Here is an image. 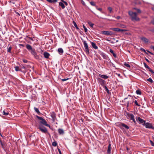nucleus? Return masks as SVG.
<instances>
[{
    "instance_id": "f257e3e1",
    "label": "nucleus",
    "mask_w": 154,
    "mask_h": 154,
    "mask_svg": "<svg viewBox=\"0 0 154 154\" xmlns=\"http://www.w3.org/2000/svg\"><path fill=\"white\" fill-rule=\"evenodd\" d=\"M128 14L131 17V20L132 21H139L140 19L137 17V14L136 12H133L130 11L128 12Z\"/></svg>"
},
{
    "instance_id": "f03ea898",
    "label": "nucleus",
    "mask_w": 154,
    "mask_h": 154,
    "mask_svg": "<svg viewBox=\"0 0 154 154\" xmlns=\"http://www.w3.org/2000/svg\"><path fill=\"white\" fill-rule=\"evenodd\" d=\"M125 115L128 119L130 120H132L135 124H136V122L134 119V116L132 114L126 112L125 113Z\"/></svg>"
},
{
    "instance_id": "7ed1b4c3",
    "label": "nucleus",
    "mask_w": 154,
    "mask_h": 154,
    "mask_svg": "<svg viewBox=\"0 0 154 154\" xmlns=\"http://www.w3.org/2000/svg\"><path fill=\"white\" fill-rule=\"evenodd\" d=\"M36 116L38 119L41 120V121L39 123L40 125H41V124H42L45 126L48 127L50 128L51 127L50 125L48 124H47V122L43 118L39 116Z\"/></svg>"
},
{
    "instance_id": "20e7f679",
    "label": "nucleus",
    "mask_w": 154,
    "mask_h": 154,
    "mask_svg": "<svg viewBox=\"0 0 154 154\" xmlns=\"http://www.w3.org/2000/svg\"><path fill=\"white\" fill-rule=\"evenodd\" d=\"M82 42L85 48V49H84V51L87 54H89L90 52L88 45L86 41H82Z\"/></svg>"
},
{
    "instance_id": "39448f33",
    "label": "nucleus",
    "mask_w": 154,
    "mask_h": 154,
    "mask_svg": "<svg viewBox=\"0 0 154 154\" xmlns=\"http://www.w3.org/2000/svg\"><path fill=\"white\" fill-rule=\"evenodd\" d=\"M97 81L98 84L104 87L106 85L105 81L99 78H97Z\"/></svg>"
},
{
    "instance_id": "423d86ee",
    "label": "nucleus",
    "mask_w": 154,
    "mask_h": 154,
    "mask_svg": "<svg viewBox=\"0 0 154 154\" xmlns=\"http://www.w3.org/2000/svg\"><path fill=\"white\" fill-rule=\"evenodd\" d=\"M117 125L122 129H123V127H124L127 129H128L129 128V127L128 126L122 122H119L117 123Z\"/></svg>"
},
{
    "instance_id": "0eeeda50",
    "label": "nucleus",
    "mask_w": 154,
    "mask_h": 154,
    "mask_svg": "<svg viewBox=\"0 0 154 154\" xmlns=\"http://www.w3.org/2000/svg\"><path fill=\"white\" fill-rule=\"evenodd\" d=\"M38 128L43 133H46L48 132L47 128L41 125H39Z\"/></svg>"
},
{
    "instance_id": "6e6552de",
    "label": "nucleus",
    "mask_w": 154,
    "mask_h": 154,
    "mask_svg": "<svg viewBox=\"0 0 154 154\" xmlns=\"http://www.w3.org/2000/svg\"><path fill=\"white\" fill-rule=\"evenodd\" d=\"M101 33L103 34L106 35H112L114 34V33L111 31H101Z\"/></svg>"
},
{
    "instance_id": "1a4fd4ad",
    "label": "nucleus",
    "mask_w": 154,
    "mask_h": 154,
    "mask_svg": "<svg viewBox=\"0 0 154 154\" xmlns=\"http://www.w3.org/2000/svg\"><path fill=\"white\" fill-rule=\"evenodd\" d=\"M144 126H145V127L146 128L152 129H154V127H153L152 126V124L150 123H149V122L146 123L145 124Z\"/></svg>"
},
{
    "instance_id": "9d476101",
    "label": "nucleus",
    "mask_w": 154,
    "mask_h": 154,
    "mask_svg": "<svg viewBox=\"0 0 154 154\" xmlns=\"http://www.w3.org/2000/svg\"><path fill=\"white\" fill-rule=\"evenodd\" d=\"M111 30H113L114 31L117 32H122L123 31H127L126 29H121L119 28H111Z\"/></svg>"
},
{
    "instance_id": "9b49d317",
    "label": "nucleus",
    "mask_w": 154,
    "mask_h": 154,
    "mask_svg": "<svg viewBox=\"0 0 154 154\" xmlns=\"http://www.w3.org/2000/svg\"><path fill=\"white\" fill-rule=\"evenodd\" d=\"M51 116L52 118V119L53 121L54 122L56 120L57 118L56 117V114L55 112H52L51 113Z\"/></svg>"
},
{
    "instance_id": "f8f14e48",
    "label": "nucleus",
    "mask_w": 154,
    "mask_h": 154,
    "mask_svg": "<svg viewBox=\"0 0 154 154\" xmlns=\"http://www.w3.org/2000/svg\"><path fill=\"white\" fill-rule=\"evenodd\" d=\"M31 54L34 56L36 58H38V56L37 55L35 51L34 50H32L30 51Z\"/></svg>"
},
{
    "instance_id": "ddd939ff",
    "label": "nucleus",
    "mask_w": 154,
    "mask_h": 154,
    "mask_svg": "<svg viewBox=\"0 0 154 154\" xmlns=\"http://www.w3.org/2000/svg\"><path fill=\"white\" fill-rule=\"evenodd\" d=\"M137 120L140 123L142 124L144 126L146 123L145 121L143 119H141L140 117L138 118Z\"/></svg>"
},
{
    "instance_id": "4468645a",
    "label": "nucleus",
    "mask_w": 154,
    "mask_h": 154,
    "mask_svg": "<svg viewBox=\"0 0 154 154\" xmlns=\"http://www.w3.org/2000/svg\"><path fill=\"white\" fill-rule=\"evenodd\" d=\"M26 47L27 49L29 51H30L33 50L32 47L31 45L29 44H27L26 45Z\"/></svg>"
},
{
    "instance_id": "2eb2a0df",
    "label": "nucleus",
    "mask_w": 154,
    "mask_h": 154,
    "mask_svg": "<svg viewBox=\"0 0 154 154\" xmlns=\"http://www.w3.org/2000/svg\"><path fill=\"white\" fill-rule=\"evenodd\" d=\"M99 77L104 79H108L109 77L108 76L105 75H101L100 74H99Z\"/></svg>"
},
{
    "instance_id": "dca6fc26",
    "label": "nucleus",
    "mask_w": 154,
    "mask_h": 154,
    "mask_svg": "<svg viewBox=\"0 0 154 154\" xmlns=\"http://www.w3.org/2000/svg\"><path fill=\"white\" fill-rule=\"evenodd\" d=\"M111 145L110 144H109L108 146L107 150V154H110L111 153Z\"/></svg>"
},
{
    "instance_id": "f3484780",
    "label": "nucleus",
    "mask_w": 154,
    "mask_h": 154,
    "mask_svg": "<svg viewBox=\"0 0 154 154\" xmlns=\"http://www.w3.org/2000/svg\"><path fill=\"white\" fill-rule=\"evenodd\" d=\"M44 57L46 59H48L50 56V54L49 53L47 52H45L44 53Z\"/></svg>"
},
{
    "instance_id": "a211bd4d",
    "label": "nucleus",
    "mask_w": 154,
    "mask_h": 154,
    "mask_svg": "<svg viewBox=\"0 0 154 154\" xmlns=\"http://www.w3.org/2000/svg\"><path fill=\"white\" fill-rule=\"evenodd\" d=\"M91 43L93 48L95 49H98V47L96 45V44L92 42H91Z\"/></svg>"
},
{
    "instance_id": "6ab92c4d",
    "label": "nucleus",
    "mask_w": 154,
    "mask_h": 154,
    "mask_svg": "<svg viewBox=\"0 0 154 154\" xmlns=\"http://www.w3.org/2000/svg\"><path fill=\"white\" fill-rule=\"evenodd\" d=\"M141 39L143 41V42H144L145 43H148L149 42V40L146 38L145 37H143L141 38Z\"/></svg>"
},
{
    "instance_id": "aec40b11",
    "label": "nucleus",
    "mask_w": 154,
    "mask_h": 154,
    "mask_svg": "<svg viewBox=\"0 0 154 154\" xmlns=\"http://www.w3.org/2000/svg\"><path fill=\"white\" fill-rule=\"evenodd\" d=\"M100 54L102 57H103L104 59H107V57L105 53L101 52L100 53Z\"/></svg>"
},
{
    "instance_id": "412c9836",
    "label": "nucleus",
    "mask_w": 154,
    "mask_h": 154,
    "mask_svg": "<svg viewBox=\"0 0 154 154\" xmlns=\"http://www.w3.org/2000/svg\"><path fill=\"white\" fill-rule=\"evenodd\" d=\"M58 51L60 55H62L63 53V51L61 48H59L58 49Z\"/></svg>"
},
{
    "instance_id": "4be33fe9",
    "label": "nucleus",
    "mask_w": 154,
    "mask_h": 154,
    "mask_svg": "<svg viewBox=\"0 0 154 154\" xmlns=\"http://www.w3.org/2000/svg\"><path fill=\"white\" fill-rule=\"evenodd\" d=\"M58 132L59 134L60 135L63 134H64V131L62 129L59 128L58 129Z\"/></svg>"
},
{
    "instance_id": "5701e85b",
    "label": "nucleus",
    "mask_w": 154,
    "mask_h": 154,
    "mask_svg": "<svg viewBox=\"0 0 154 154\" xmlns=\"http://www.w3.org/2000/svg\"><path fill=\"white\" fill-rule=\"evenodd\" d=\"M109 51L110 53H111L113 55L114 57H115V58L116 57H117L116 55V54L113 51L112 49H110L109 50Z\"/></svg>"
},
{
    "instance_id": "b1692460",
    "label": "nucleus",
    "mask_w": 154,
    "mask_h": 154,
    "mask_svg": "<svg viewBox=\"0 0 154 154\" xmlns=\"http://www.w3.org/2000/svg\"><path fill=\"white\" fill-rule=\"evenodd\" d=\"M59 5L61 6L62 9H64L65 8V5L62 2H60L59 3Z\"/></svg>"
},
{
    "instance_id": "393cba45",
    "label": "nucleus",
    "mask_w": 154,
    "mask_h": 154,
    "mask_svg": "<svg viewBox=\"0 0 154 154\" xmlns=\"http://www.w3.org/2000/svg\"><path fill=\"white\" fill-rule=\"evenodd\" d=\"M73 23L74 26H75V27L76 28V29L78 30H79V27H78L77 26V25L76 23L75 22V21H73Z\"/></svg>"
},
{
    "instance_id": "a878e982",
    "label": "nucleus",
    "mask_w": 154,
    "mask_h": 154,
    "mask_svg": "<svg viewBox=\"0 0 154 154\" xmlns=\"http://www.w3.org/2000/svg\"><path fill=\"white\" fill-rule=\"evenodd\" d=\"M144 65V66L145 68L148 69H149V71H150V70L152 69H151L146 64V63L145 62L143 63Z\"/></svg>"
},
{
    "instance_id": "bb28decb",
    "label": "nucleus",
    "mask_w": 154,
    "mask_h": 154,
    "mask_svg": "<svg viewBox=\"0 0 154 154\" xmlns=\"http://www.w3.org/2000/svg\"><path fill=\"white\" fill-rule=\"evenodd\" d=\"M34 109L35 111V112H36L38 114H39L40 113V112H39V109L38 108H37L35 107H34Z\"/></svg>"
},
{
    "instance_id": "cd10ccee",
    "label": "nucleus",
    "mask_w": 154,
    "mask_h": 154,
    "mask_svg": "<svg viewBox=\"0 0 154 154\" xmlns=\"http://www.w3.org/2000/svg\"><path fill=\"white\" fill-rule=\"evenodd\" d=\"M0 143H1V144L2 146V148L3 149H4V145H5V143L4 142H3L1 140H0Z\"/></svg>"
},
{
    "instance_id": "c85d7f7f",
    "label": "nucleus",
    "mask_w": 154,
    "mask_h": 154,
    "mask_svg": "<svg viewBox=\"0 0 154 154\" xmlns=\"http://www.w3.org/2000/svg\"><path fill=\"white\" fill-rule=\"evenodd\" d=\"M103 87L104 88L105 90H106L107 93L108 94H109L110 92L109 91V90L108 89L107 87L106 86V85L105 86H104Z\"/></svg>"
},
{
    "instance_id": "c756f323",
    "label": "nucleus",
    "mask_w": 154,
    "mask_h": 154,
    "mask_svg": "<svg viewBox=\"0 0 154 154\" xmlns=\"http://www.w3.org/2000/svg\"><path fill=\"white\" fill-rule=\"evenodd\" d=\"M136 93L137 94L140 95L141 94V92L139 89H138L136 91Z\"/></svg>"
},
{
    "instance_id": "7c9ffc66",
    "label": "nucleus",
    "mask_w": 154,
    "mask_h": 154,
    "mask_svg": "<svg viewBox=\"0 0 154 154\" xmlns=\"http://www.w3.org/2000/svg\"><path fill=\"white\" fill-rule=\"evenodd\" d=\"M9 113L7 111L5 112V110H4L3 112V114L5 116H7L8 115Z\"/></svg>"
},
{
    "instance_id": "2f4dec72",
    "label": "nucleus",
    "mask_w": 154,
    "mask_h": 154,
    "mask_svg": "<svg viewBox=\"0 0 154 154\" xmlns=\"http://www.w3.org/2000/svg\"><path fill=\"white\" fill-rule=\"evenodd\" d=\"M96 8L98 11H100L102 13H103L102 11V9L101 8H98L97 6H96Z\"/></svg>"
},
{
    "instance_id": "473e14b6",
    "label": "nucleus",
    "mask_w": 154,
    "mask_h": 154,
    "mask_svg": "<svg viewBox=\"0 0 154 154\" xmlns=\"http://www.w3.org/2000/svg\"><path fill=\"white\" fill-rule=\"evenodd\" d=\"M15 70L16 71H20V70L19 69V67L18 66H16L15 67Z\"/></svg>"
},
{
    "instance_id": "72a5a7b5",
    "label": "nucleus",
    "mask_w": 154,
    "mask_h": 154,
    "mask_svg": "<svg viewBox=\"0 0 154 154\" xmlns=\"http://www.w3.org/2000/svg\"><path fill=\"white\" fill-rule=\"evenodd\" d=\"M90 4L93 6H94L95 7H96V6H97L96 5L94 2H90Z\"/></svg>"
},
{
    "instance_id": "f704fd0d",
    "label": "nucleus",
    "mask_w": 154,
    "mask_h": 154,
    "mask_svg": "<svg viewBox=\"0 0 154 154\" xmlns=\"http://www.w3.org/2000/svg\"><path fill=\"white\" fill-rule=\"evenodd\" d=\"M134 102L135 103L136 105L138 106H140V105L138 104L137 101L136 100H135L134 101Z\"/></svg>"
},
{
    "instance_id": "c9c22d12",
    "label": "nucleus",
    "mask_w": 154,
    "mask_h": 154,
    "mask_svg": "<svg viewBox=\"0 0 154 154\" xmlns=\"http://www.w3.org/2000/svg\"><path fill=\"white\" fill-rule=\"evenodd\" d=\"M88 23L89 25L92 27H93V26L94 25V24L92 23L91 22L88 21Z\"/></svg>"
},
{
    "instance_id": "e433bc0d",
    "label": "nucleus",
    "mask_w": 154,
    "mask_h": 154,
    "mask_svg": "<svg viewBox=\"0 0 154 154\" xmlns=\"http://www.w3.org/2000/svg\"><path fill=\"white\" fill-rule=\"evenodd\" d=\"M52 145L54 146H57V143L56 141H54L52 143Z\"/></svg>"
},
{
    "instance_id": "4c0bfd02",
    "label": "nucleus",
    "mask_w": 154,
    "mask_h": 154,
    "mask_svg": "<svg viewBox=\"0 0 154 154\" xmlns=\"http://www.w3.org/2000/svg\"><path fill=\"white\" fill-rule=\"evenodd\" d=\"M147 81L152 83L153 82L152 79L151 78L147 79Z\"/></svg>"
},
{
    "instance_id": "58836bf2",
    "label": "nucleus",
    "mask_w": 154,
    "mask_h": 154,
    "mask_svg": "<svg viewBox=\"0 0 154 154\" xmlns=\"http://www.w3.org/2000/svg\"><path fill=\"white\" fill-rule=\"evenodd\" d=\"M11 47H10L8 49H7V51L8 52L11 53Z\"/></svg>"
},
{
    "instance_id": "ea45409f",
    "label": "nucleus",
    "mask_w": 154,
    "mask_h": 154,
    "mask_svg": "<svg viewBox=\"0 0 154 154\" xmlns=\"http://www.w3.org/2000/svg\"><path fill=\"white\" fill-rule=\"evenodd\" d=\"M83 27L84 29L85 32H86L88 31V30H87V29L85 27V26L84 25H83Z\"/></svg>"
},
{
    "instance_id": "a19ab883",
    "label": "nucleus",
    "mask_w": 154,
    "mask_h": 154,
    "mask_svg": "<svg viewBox=\"0 0 154 154\" xmlns=\"http://www.w3.org/2000/svg\"><path fill=\"white\" fill-rule=\"evenodd\" d=\"M108 10L109 11L110 13H111L112 11V8L111 7H109L108 8Z\"/></svg>"
},
{
    "instance_id": "79ce46f5",
    "label": "nucleus",
    "mask_w": 154,
    "mask_h": 154,
    "mask_svg": "<svg viewBox=\"0 0 154 154\" xmlns=\"http://www.w3.org/2000/svg\"><path fill=\"white\" fill-rule=\"evenodd\" d=\"M23 61V63H26L28 62V61L27 60L25 59H22Z\"/></svg>"
},
{
    "instance_id": "37998d69",
    "label": "nucleus",
    "mask_w": 154,
    "mask_h": 154,
    "mask_svg": "<svg viewBox=\"0 0 154 154\" xmlns=\"http://www.w3.org/2000/svg\"><path fill=\"white\" fill-rule=\"evenodd\" d=\"M124 65L125 66H126L128 67H130V65H129L128 64V63H125L124 64Z\"/></svg>"
},
{
    "instance_id": "c03bdc74",
    "label": "nucleus",
    "mask_w": 154,
    "mask_h": 154,
    "mask_svg": "<svg viewBox=\"0 0 154 154\" xmlns=\"http://www.w3.org/2000/svg\"><path fill=\"white\" fill-rule=\"evenodd\" d=\"M149 141H150V143L151 145L152 146H154V143L152 142V141L151 140H149Z\"/></svg>"
},
{
    "instance_id": "a18cd8bd",
    "label": "nucleus",
    "mask_w": 154,
    "mask_h": 154,
    "mask_svg": "<svg viewBox=\"0 0 154 154\" xmlns=\"http://www.w3.org/2000/svg\"><path fill=\"white\" fill-rule=\"evenodd\" d=\"M58 0H51V3H56Z\"/></svg>"
},
{
    "instance_id": "49530a36",
    "label": "nucleus",
    "mask_w": 154,
    "mask_h": 154,
    "mask_svg": "<svg viewBox=\"0 0 154 154\" xmlns=\"http://www.w3.org/2000/svg\"><path fill=\"white\" fill-rule=\"evenodd\" d=\"M140 50H141L142 51H143L145 53H146V51L144 49H143V48H140Z\"/></svg>"
},
{
    "instance_id": "de8ad7c7",
    "label": "nucleus",
    "mask_w": 154,
    "mask_h": 154,
    "mask_svg": "<svg viewBox=\"0 0 154 154\" xmlns=\"http://www.w3.org/2000/svg\"><path fill=\"white\" fill-rule=\"evenodd\" d=\"M69 79V78H67V79H61V80L63 81V82H64V81H66V80H67Z\"/></svg>"
},
{
    "instance_id": "09e8293b",
    "label": "nucleus",
    "mask_w": 154,
    "mask_h": 154,
    "mask_svg": "<svg viewBox=\"0 0 154 154\" xmlns=\"http://www.w3.org/2000/svg\"><path fill=\"white\" fill-rule=\"evenodd\" d=\"M137 12L139 13H140L141 12V11L139 9H137Z\"/></svg>"
},
{
    "instance_id": "8fccbe9b",
    "label": "nucleus",
    "mask_w": 154,
    "mask_h": 154,
    "mask_svg": "<svg viewBox=\"0 0 154 154\" xmlns=\"http://www.w3.org/2000/svg\"><path fill=\"white\" fill-rule=\"evenodd\" d=\"M62 2H63L66 6L68 5V4L66 2H65L64 1H62Z\"/></svg>"
},
{
    "instance_id": "3c124183",
    "label": "nucleus",
    "mask_w": 154,
    "mask_h": 154,
    "mask_svg": "<svg viewBox=\"0 0 154 154\" xmlns=\"http://www.w3.org/2000/svg\"><path fill=\"white\" fill-rule=\"evenodd\" d=\"M58 152L60 154H62L61 152L60 151V150L59 149H58Z\"/></svg>"
},
{
    "instance_id": "603ef678",
    "label": "nucleus",
    "mask_w": 154,
    "mask_h": 154,
    "mask_svg": "<svg viewBox=\"0 0 154 154\" xmlns=\"http://www.w3.org/2000/svg\"><path fill=\"white\" fill-rule=\"evenodd\" d=\"M150 72L152 73L154 75V72L152 69L150 70Z\"/></svg>"
},
{
    "instance_id": "864d4df0",
    "label": "nucleus",
    "mask_w": 154,
    "mask_h": 154,
    "mask_svg": "<svg viewBox=\"0 0 154 154\" xmlns=\"http://www.w3.org/2000/svg\"><path fill=\"white\" fill-rule=\"evenodd\" d=\"M147 51L148 52H149L150 54H151V55H154V54L153 53H152L151 52H150L149 51Z\"/></svg>"
},
{
    "instance_id": "5fc2aeb1",
    "label": "nucleus",
    "mask_w": 154,
    "mask_h": 154,
    "mask_svg": "<svg viewBox=\"0 0 154 154\" xmlns=\"http://www.w3.org/2000/svg\"><path fill=\"white\" fill-rule=\"evenodd\" d=\"M15 13L17 14L19 16H20V14L19 13H18V12H17V11H15Z\"/></svg>"
},
{
    "instance_id": "6e6d98bb",
    "label": "nucleus",
    "mask_w": 154,
    "mask_h": 154,
    "mask_svg": "<svg viewBox=\"0 0 154 154\" xmlns=\"http://www.w3.org/2000/svg\"><path fill=\"white\" fill-rule=\"evenodd\" d=\"M150 48L151 49H153L154 51V45L153 46H151L150 47Z\"/></svg>"
},
{
    "instance_id": "4d7b16f0",
    "label": "nucleus",
    "mask_w": 154,
    "mask_h": 154,
    "mask_svg": "<svg viewBox=\"0 0 154 154\" xmlns=\"http://www.w3.org/2000/svg\"><path fill=\"white\" fill-rule=\"evenodd\" d=\"M19 45L20 46H22L23 47H24V45H23V44H19Z\"/></svg>"
},
{
    "instance_id": "13d9d810",
    "label": "nucleus",
    "mask_w": 154,
    "mask_h": 154,
    "mask_svg": "<svg viewBox=\"0 0 154 154\" xmlns=\"http://www.w3.org/2000/svg\"><path fill=\"white\" fill-rule=\"evenodd\" d=\"M120 18V17L119 16H118L116 17V19H119Z\"/></svg>"
},
{
    "instance_id": "bf43d9fd",
    "label": "nucleus",
    "mask_w": 154,
    "mask_h": 154,
    "mask_svg": "<svg viewBox=\"0 0 154 154\" xmlns=\"http://www.w3.org/2000/svg\"><path fill=\"white\" fill-rule=\"evenodd\" d=\"M149 63V60L147 59L146 58L145 59Z\"/></svg>"
},
{
    "instance_id": "052dcab7",
    "label": "nucleus",
    "mask_w": 154,
    "mask_h": 154,
    "mask_svg": "<svg viewBox=\"0 0 154 154\" xmlns=\"http://www.w3.org/2000/svg\"><path fill=\"white\" fill-rule=\"evenodd\" d=\"M82 4L83 5H85V3L84 1H82Z\"/></svg>"
},
{
    "instance_id": "680f3d73",
    "label": "nucleus",
    "mask_w": 154,
    "mask_h": 154,
    "mask_svg": "<svg viewBox=\"0 0 154 154\" xmlns=\"http://www.w3.org/2000/svg\"><path fill=\"white\" fill-rule=\"evenodd\" d=\"M133 9H134V10H136V11H137V9H138V8H133Z\"/></svg>"
},
{
    "instance_id": "e2e57ef3",
    "label": "nucleus",
    "mask_w": 154,
    "mask_h": 154,
    "mask_svg": "<svg viewBox=\"0 0 154 154\" xmlns=\"http://www.w3.org/2000/svg\"><path fill=\"white\" fill-rule=\"evenodd\" d=\"M152 23L154 25V20L152 21Z\"/></svg>"
},
{
    "instance_id": "0e129e2a",
    "label": "nucleus",
    "mask_w": 154,
    "mask_h": 154,
    "mask_svg": "<svg viewBox=\"0 0 154 154\" xmlns=\"http://www.w3.org/2000/svg\"><path fill=\"white\" fill-rule=\"evenodd\" d=\"M29 39L32 40H33V39L31 37H29Z\"/></svg>"
},
{
    "instance_id": "69168bd1",
    "label": "nucleus",
    "mask_w": 154,
    "mask_h": 154,
    "mask_svg": "<svg viewBox=\"0 0 154 154\" xmlns=\"http://www.w3.org/2000/svg\"><path fill=\"white\" fill-rule=\"evenodd\" d=\"M129 103V101H128V103H127V106H128Z\"/></svg>"
},
{
    "instance_id": "338daca9",
    "label": "nucleus",
    "mask_w": 154,
    "mask_h": 154,
    "mask_svg": "<svg viewBox=\"0 0 154 154\" xmlns=\"http://www.w3.org/2000/svg\"><path fill=\"white\" fill-rule=\"evenodd\" d=\"M126 149H127V150H129V149L128 147H126Z\"/></svg>"
},
{
    "instance_id": "774afa93",
    "label": "nucleus",
    "mask_w": 154,
    "mask_h": 154,
    "mask_svg": "<svg viewBox=\"0 0 154 154\" xmlns=\"http://www.w3.org/2000/svg\"><path fill=\"white\" fill-rule=\"evenodd\" d=\"M128 99V97H126V98H125L124 99V100H125L126 99Z\"/></svg>"
}]
</instances>
